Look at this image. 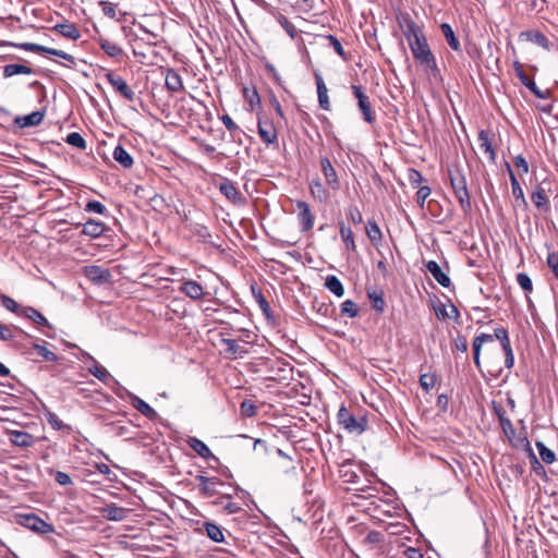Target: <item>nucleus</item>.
Listing matches in <instances>:
<instances>
[{"mask_svg": "<svg viewBox=\"0 0 558 558\" xmlns=\"http://www.w3.org/2000/svg\"><path fill=\"white\" fill-rule=\"evenodd\" d=\"M448 175L450 180L451 189L459 202V205L463 213L468 214L472 209L471 197L468 190L466 178L458 165H451L448 167Z\"/></svg>", "mask_w": 558, "mask_h": 558, "instance_id": "obj_1", "label": "nucleus"}, {"mask_svg": "<svg viewBox=\"0 0 558 558\" xmlns=\"http://www.w3.org/2000/svg\"><path fill=\"white\" fill-rule=\"evenodd\" d=\"M338 423L350 434L361 435L366 430L368 421L365 415H354L345 407H341L337 414Z\"/></svg>", "mask_w": 558, "mask_h": 558, "instance_id": "obj_2", "label": "nucleus"}, {"mask_svg": "<svg viewBox=\"0 0 558 558\" xmlns=\"http://www.w3.org/2000/svg\"><path fill=\"white\" fill-rule=\"evenodd\" d=\"M409 46L413 53V57L421 64H424L430 69L436 68L435 57L428 46V43H427V39L425 36L421 37L417 40H413L412 44H410Z\"/></svg>", "mask_w": 558, "mask_h": 558, "instance_id": "obj_3", "label": "nucleus"}, {"mask_svg": "<svg viewBox=\"0 0 558 558\" xmlns=\"http://www.w3.org/2000/svg\"><path fill=\"white\" fill-rule=\"evenodd\" d=\"M17 523L38 534H49L54 532V526L35 513H24L17 515Z\"/></svg>", "mask_w": 558, "mask_h": 558, "instance_id": "obj_4", "label": "nucleus"}, {"mask_svg": "<svg viewBox=\"0 0 558 558\" xmlns=\"http://www.w3.org/2000/svg\"><path fill=\"white\" fill-rule=\"evenodd\" d=\"M397 22L402 31V34L407 38L409 45L412 44L413 40H417L421 37L425 36L423 27L415 23L410 14L400 13L397 16Z\"/></svg>", "mask_w": 558, "mask_h": 558, "instance_id": "obj_5", "label": "nucleus"}, {"mask_svg": "<svg viewBox=\"0 0 558 558\" xmlns=\"http://www.w3.org/2000/svg\"><path fill=\"white\" fill-rule=\"evenodd\" d=\"M553 193L551 181L544 179L538 183L531 195V201L537 209L547 211L549 209L548 196Z\"/></svg>", "mask_w": 558, "mask_h": 558, "instance_id": "obj_6", "label": "nucleus"}, {"mask_svg": "<svg viewBox=\"0 0 558 558\" xmlns=\"http://www.w3.org/2000/svg\"><path fill=\"white\" fill-rule=\"evenodd\" d=\"M19 47L21 49L26 50V51L43 52V53H48V54H51V56H56V57L62 58L63 60L69 62V64H66V66L70 68V69H74V66L76 64L75 58L73 56L66 53L63 50H59V49H54V48H49V47L41 46V45H38V44H34V43H23V44H20Z\"/></svg>", "mask_w": 558, "mask_h": 558, "instance_id": "obj_7", "label": "nucleus"}, {"mask_svg": "<svg viewBox=\"0 0 558 558\" xmlns=\"http://www.w3.org/2000/svg\"><path fill=\"white\" fill-rule=\"evenodd\" d=\"M195 480L198 482L199 493L204 497H214L220 496L222 493L219 490V487L226 486V484L218 477H208L202 474L195 476Z\"/></svg>", "mask_w": 558, "mask_h": 558, "instance_id": "obj_8", "label": "nucleus"}, {"mask_svg": "<svg viewBox=\"0 0 558 558\" xmlns=\"http://www.w3.org/2000/svg\"><path fill=\"white\" fill-rule=\"evenodd\" d=\"M352 92L357 99V106L363 114L364 121L372 124L375 122V113L372 110L371 101L368 96L363 92L361 86L352 85Z\"/></svg>", "mask_w": 558, "mask_h": 558, "instance_id": "obj_9", "label": "nucleus"}, {"mask_svg": "<svg viewBox=\"0 0 558 558\" xmlns=\"http://www.w3.org/2000/svg\"><path fill=\"white\" fill-rule=\"evenodd\" d=\"M105 77L107 82L112 86V88L122 97L129 101H133L135 99L134 90L128 85L122 76L109 71L105 74Z\"/></svg>", "mask_w": 558, "mask_h": 558, "instance_id": "obj_10", "label": "nucleus"}, {"mask_svg": "<svg viewBox=\"0 0 558 558\" xmlns=\"http://www.w3.org/2000/svg\"><path fill=\"white\" fill-rule=\"evenodd\" d=\"M495 336L496 339L500 341L501 349L505 353V366L510 369L514 365V354L508 330L504 327L495 328Z\"/></svg>", "mask_w": 558, "mask_h": 558, "instance_id": "obj_11", "label": "nucleus"}, {"mask_svg": "<svg viewBox=\"0 0 558 558\" xmlns=\"http://www.w3.org/2000/svg\"><path fill=\"white\" fill-rule=\"evenodd\" d=\"M75 227H82L81 233L92 239H98L110 231V228L105 222L95 219H88L85 223H75Z\"/></svg>", "mask_w": 558, "mask_h": 558, "instance_id": "obj_12", "label": "nucleus"}, {"mask_svg": "<svg viewBox=\"0 0 558 558\" xmlns=\"http://www.w3.org/2000/svg\"><path fill=\"white\" fill-rule=\"evenodd\" d=\"M258 135L267 145L278 144V134L274 123L270 120L258 119Z\"/></svg>", "mask_w": 558, "mask_h": 558, "instance_id": "obj_13", "label": "nucleus"}, {"mask_svg": "<svg viewBox=\"0 0 558 558\" xmlns=\"http://www.w3.org/2000/svg\"><path fill=\"white\" fill-rule=\"evenodd\" d=\"M496 339L495 332L494 333H485L482 332L477 335L472 342V351H473V361L477 369H481V352L482 348L485 343L494 342Z\"/></svg>", "mask_w": 558, "mask_h": 558, "instance_id": "obj_14", "label": "nucleus"}, {"mask_svg": "<svg viewBox=\"0 0 558 558\" xmlns=\"http://www.w3.org/2000/svg\"><path fill=\"white\" fill-rule=\"evenodd\" d=\"M219 191L234 205H243L245 203V197L242 196L235 184L229 179H225L220 183Z\"/></svg>", "mask_w": 558, "mask_h": 558, "instance_id": "obj_15", "label": "nucleus"}, {"mask_svg": "<svg viewBox=\"0 0 558 558\" xmlns=\"http://www.w3.org/2000/svg\"><path fill=\"white\" fill-rule=\"evenodd\" d=\"M320 169L325 177L326 184L333 191H338L340 189V181L337 174L336 169L331 165V161L328 157L320 158Z\"/></svg>", "mask_w": 558, "mask_h": 558, "instance_id": "obj_16", "label": "nucleus"}, {"mask_svg": "<svg viewBox=\"0 0 558 558\" xmlns=\"http://www.w3.org/2000/svg\"><path fill=\"white\" fill-rule=\"evenodd\" d=\"M99 512L105 519L109 521L120 522L128 518L129 509L120 507L116 504H109L100 508Z\"/></svg>", "mask_w": 558, "mask_h": 558, "instance_id": "obj_17", "label": "nucleus"}, {"mask_svg": "<svg viewBox=\"0 0 558 558\" xmlns=\"http://www.w3.org/2000/svg\"><path fill=\"white\" fill-rule=\"evenodd\" d=\"M179 291L192 300H201L205 294L203 286L192 279L182 280Z\"/></svg>", "mask_w": 558, "mask_h": 558, "instance_id": "obj_18", "label": "nucleus"}, {"mask_svg": "<svg viewBox=\"0 0 558 558\" xmlns=\"http://www.w3.org/2000/svg\"><path fill=\"white\" fill-rule=\"evenodd\" d=\"M85 276L95 284H104L111 278V274L108 269L96 265L85 267Z\"/></svg>", "mask_w": 558, "mask_h": 558, "instance_id": "obj_19", "label": "nucleus"}, {"mask_svg": "<svg viewBox=\"0 0 558 558\" xmlns=\"http://www.w3.org/2000/svg\"><path fill=\"white\" fill-rule=\"evenodd\" d=\"M232 497L233 494L231 493H222L213 501V505L216 507H221L222 511L227 514H235L243 511V509L238 504L231 501Z\"/></svg>", "mask_w": 558, "mask_h": 558, "instance_id": "obj_20", "label": "nucleus"}, {"mask_svg": "<svg viewBox=\"0 0 558 558\" xmlns=\"http://www.w3.org/2000/svg\"><path fill=\"white\" fill-rule=\"evenodd\" d=\"M299 209L298 218L300 220L302 231L306 232L314 226V216L311 211L310 205L306 202L299 201L296 203Z\"/></svg>", "mask_w": 558, "mask_h": 558, "instance_id": "obj_21", "label": "nucleus"}, {"mask_svg": "<svg viewBox=\"0 0 558 558\" xmlns=\"http://www.w3.org/2000/svg\"><path fill=\"white\" fill-rule=\"evenodd\" d=\"M198 531L204 532L207 537L215 543L225 542L223 529L211 521L203 522L202 527H199Z\"/></svg>", "mask_w": 558, "mask_h": 558, "instance_id": "obj_22", "label": "nucleus"}, {"mask_svg": "<svg viewBox=\"0 0 558 558\" xmlns=\"http://www.w3.org/2000/svg\"><path fill=\"white\" fill-rule=\"evenodd\" d=\"M44 118H45V112L38 110V111H34L26 116H17L14 119V123L22 129L37 126L43 122Z\"/></svg>", "mask_w": 558, "mask_h": 558, "instance_id": "obj_23", "label": "nucleus"}, {"mask_svg": "<svg viewBox=\"0 0 558 558\" xmlns=\"http://www.w3.org/2000/svg\"><path fill=\"white\" fill-rule=\"evenodd\" d=\"M21 316L32 320L34 324L38 326H44L49 329H53L52 325L48 322V319L39 311L32 306H24L21 310Z\"/></svg>", "mask_w": 558, "mask_h": 558, "instance_id": "obj_24", "label": "nucleus"}, {"mask_svg": "<svg viewBox=\"0 0 558 558\" xmlns=\"http://www.w3.org/2000/svg\"><path fill=\"white\" fill-rule=\"evenodd\" d=\"M186 442L190 448H192L203 459H214L216 461L218 460V458L211 452L209 447L203 440L196 437H189Z\"/></svg>", "mask_w": 558, "mask_h": 558, "instance_id": "obj_25", "label": "nucleus"}, {"mask_svg": "<svg viewBox=\"0 0 558 558\" xmlns=\"http://www.w3.org/2000/svg\"><path fill=\"white\" fill-rule=\"evenodd\" d=\"M427 270L430 272L433 278L444 288H448L451 284V280L447 274H445L441 267L435 260H429L426 264Z\"/></svg>", "mask_w": 558, "mask_h": 558, "instance_id": "obj_26", "label": "nucleus"}, {"mask_svg": "<svg viewBox=\"0 0 558 558\" xmlns=\"http://www.w3.org/2000/svg\"><path fill=\"white\" fill-rule=\"evenodd\" d=\"M520 38L531 41L545 50H550V43L548 38L538 31H525L520 34Z\"/></svg>", "mask_w": 558, "mask_h": 558, "instance_id": "obj_27", "label": "nucleus"}, {"mask_svg": "<svg viewBox=\"0 0 558 558\" xmlns=\"http://www.w3.org/2000/svg\"><path fill=\"white\" fill-rule=\"evenodd\" d=\"M131 404L135 410H137L141 414L150 421H155L158 417V413L147 402L137 396H132Z\"/></svg>", "mask_w": 558, "mask_h": 558, "instance_id": "obj_28", "label": "nucleus"}, {"mask_svg": "<svg viewBox=\"0 0 558 558\" xmlns=\"http://www.w3.org/2000/svg\"><path fill=\"white\" fill-rule=\"evenodd\" d=\"M165 84L170 92H181L184 89L182 77L174 69H167Z\"/></svg>", "mask_w": 558, "mask_h": 558, "instance_id": "obj_29", "label": "nucleus"}, {"mask_svg": "<svg viewBox=\"0 0 558 558\" xmlns=\"http://www.w3.org/2000/svg\"><path fill=\"white\" fill-rule=\"evenodd\" d=\"M518 78L537 98L548 99L550 97V95H551L550 89H545V90L539 89L536 86L534 80L532 77H530L529 75H526L525 73H523L522 75L520 74V76Z\"/></svg>", "mask_w": 558, "mask_h": 558, "instance_id": "obj_30", "label": "nucleus"}, {"mask_svg": "<svg viewBox=\"0 0 558 558\" xmlns=\"http://www.w3.org/2000/svg\"><path fill=\"white\" fill-rule=\"evenodd\" d=\"M339 233L341 236V240L343 241L347 251L349 252H356V244L354 241V234L352 229L347 226L343 221H339Z\"/></svg>", "mask_w": 558, "mask_h": 558, "instance_id": "obj_31", "label": "nucleus"}, {"mask_svg": "<svg viewBox=\"0 0 558 558\" xmlns=\"http://www.w3.org/2000/svg\"><path fill=\"white\" fill-rule=\"evenodd\" d=\"M477 140L480 142L481 149H483V151L488 156V159L492 162H495L496 161V151L493 147V144H492V141L489 137V132L486 130H481L478 132Z\"/></svg>", "mask_w": 558, "mask_h": 558, "instance_id": "obj_32", "label": "nucleus"}, {"mask_svg": "<svg viewBox=\"0 0 558 558\" xmlns=\"http://www.w3.org/2000/svg\"><path fill=\"white\" fill-rule=\"evenodd\" d=\"M315 81L317 86V95H318V102L322 109L328 111L330 110V102L328 98V89L327 86L323 80V77L319 74H315Z\"/></svg>", "mask_w": 558, "mask_h": 558, "instance_id": "obj_33", "label": "nucleus"}, {"mask_svg": "<svg viewBox=\"0 0 558 558\" xmlns=\"http://www.w3.org/2000/svg\"><path fill=\"white\" fill-rule=\"evenodd\" d=\"M13 445L22 448H28L34 444V436L27 432L13 430L10 436Z\"/></svg>", "mask_w": 558, "mask_h": 558, "instance_id": "obj_34", "label": "nucleus"}, {"mask_svg": "<svg viewBox=\"0 0 558 558\" xmlns=\"http://www.w3.org/2000/svg\"><path fill=\"white\" fill-rule=\"evenodd\" d=\"M526 451L529 453L530 463H531V470L539 477L544 478L545 481H548L547 472L544 468V465L538 461L537 457L533 452V449L531 448L530 442L526 440Z\"/></svg>", "mask_w": 558, "mask_h": 558, "instance_id": "obj_35", "label": "nucleus"}, {"mask_svg": "<svg viewBox=\"0 0 558 558\" xmlns=\"http://www.w3.org/2000/svg\"><path fill=\"white\" fill-rule=\"evenodd\" d=\"M310 192L312 196L320 203H326L329 199V192L325 189L319 179L313 180L310 183Z\"/></svg>", "mask_w": 558, "mask_h": 558, "instance_id": "obj_36", "label": "nucleus"}, {"mask_svg": "<svg viewBox=\"0 0 558 558\" xmlns=\"http://www.w3.org/2000/svg\"><path fill=\"white\" fill-rule=\"evenodd\" d=\"M54 31H57L59 34H61L63 37L76 40L81 37V33L77 29V27L72 23H63V24H57L53 27Z\"/></svg>", "mask_w": 558, "mask_h": 558, "instance_id": "obj_37", "label": "nucleus"}, {"mask_svg": "<svg viewBox=\"0 0 558 558\" xmlns=\"http://www.w3.org/2000/svg\"><path fill=\"white\" fill-rule=\"evenodd\" d=\"M34 70L25 64L10 63L3 66V76L11 77L17 74L29 75L33 74Z\"/></svg>", "mask_w": 558, "mask_h": 558, "instance_id": "obj_38", "label": "nucleus"}, {"mask_svg": "<svg viewBox=\"0 0 558 558\" xmlns=\"http://www.w3.org/2000/svg\"><path fill=\"white\" fill-rule=\"evenodd\" d=\"M112 157L118 163H120L124 168H131L133 166L134 161L132 156L121 145H118L114 148Z\"/></svg>", "mask_w": 558, "mask_h": 558, "instance_id": "obj_39", "label": "nucleus"}, {"mask_svg": "<svg viewBox=\"0 0 558 558\" xmlns=\"http://www.w3.org/2000/svg\"><path fill=\"white\" fill-rule=\"evenodd\" d=\"M101 49L111 58H120L123 56V49L117 45L116 43L106 39L99 38L98 40Z\"/></svg>", "mask_w": 558, "mask_h": 558, "instance_id": "obj_40", "label": "nucleus"}, {"mask_svg": "<svg viewBox=\"0 0 558 558\" xmlns=\"http://www.w3.org/2000/svg\"><path fill=\"white\" fill-rule=\"evenodd\" d=\"M440 28H441V33H442L444 37L446 38L450 48L454 51H460L461 46H460L458 38L454 35L452 27L448 23H442L440 25Z\"/></svg>", "mask_w": 558, "mask_h": 558, "instance_id": "obj_41", "label": "nucleus"}, {"mask_svg": "<svg viewBox=\"0 0 558 558\" xmlns=\"http://www.w3.org/2000/svg\"><path fill=\"white\" fill-rule=\"evenodd\" d=\"M384 542V534L379 531H371L363 539L362 545L367 549H375Z\"/></svg>", "mask_w": 558, "mask_h": 558, "instance_id": "obj_42", "label": "nucleus"}, {"mask_svg": "<svg viewBox=\"0 0 558 558\" xmlns=\"http://www.w3.org/2000/svg\"><path fill=\"white\" fill-rule=\"evenodd\" d=\"M44 415L46 417V421L48 422V424L56 430H62V429H66V430H70L71 427L66 424H64L59 417L58 415L52 412L51 410H49L47 407L44 408Z\"/></svg>", "mask_w": 558, "mask_h": 558, "instance_id": "obj_43", "label": "nucleus"}, {"mask_svg": "<svg viewBox=\"0 0 558 558\" xmlns=\"http://www.w3.org/2000/svg\"><path fill=\"white\" fill-rule=\"evenodd\" d=\"M325 287L338 298L343 296L344 288L340 279L335 275L327 276Z\"/></svg>", "mask_w": 558, "mask_h": 558, "instance_id": "obj_44", "label": "nucleus"}, {"mask_svg": "<svg viewBox=\"0 0 558 558\" xmlns=\"http://www.w3.org/2000/svg\"><path fill=\"white\" fill-rule=\"evenodd\" d=\"M366 235L374 245H378L381 242L383 233L376 221H367Z\"/></svg>", "mask_w": 558, "mask_h": 558, "instance_id": "obj_45", "label": "nucleus"}, {"mask_svg": "<svg viewBox=\"0 0 558 558\" xmlns=\"http://www.w3.org/2000/svg\"><path fill=\"white\" fill-rule=\"evenodd\" d=\"M32 349L47 362H57L59 360L58 355L47 348V342L45 341L43 344L34 343Z\"/></svg>", "mask_w": 558, "mask_h": 558, "instance_id": "obj_46", "label": "nucleus"}, {"mask_svg": "<svg viewBox=\"0 0 558 558\" xmlns=\"http://www.w3.org/2000/svg\"><path fill=\"white\" fill-rule=\"evenodd\" d=\"M507 168H508V171H509V178H510V182H511V189H512V195L517 198V199H521L523 203H525V197H524V193H523V190L515 177V174L513 173L511 167L509 163H507Z\"/></svg>", "mask_w": 558, "mask_h": 558, "instance_id": "obj_47", "label": "nucleus"}, {"mask_svg": "<svg viewBox=\"0 0 558 558\" xmlns=\"http://www.w3.org/2000/svg\"><path fill=\"white\" fill-rule=\"evenodd\" d=\"M367 295L372 302L373 308L378 313H383L386 307V302L384 300L383 292L381 291H368Z\"/></svg>", "mask_w": 558, "mask_h": 558, "instance_id": "obj_48", "label": "nucleus"}, {"mask_svg": "<svg viewBox=\"0 0 558 558\" xmlns=\"http://www.w3.org/2000/svg\"><path fill=\"white\" fill-rule=\"evenodd\" d=\"M85 355L94 362V365L88 368L89 373L93 374L97 379L104 383L107 381L110 376L108 371L105 367L100 366L92 355H89L88 353H85Z\"/></svg>", "mask_w": 558, "mask_h": 558, "instance_id": "obj_49", "label": "nucleus"}, {"mask_svg": "<svg viewBox=\"0 0 558 558\" xmlns=\"http://www.w3.org/2000/svg\"><path fill=\"white\" fill-rule=\"evenodd\" d=\"M252 293L254 295V299L256 300L259 308L262 312L267 316L270 317V305L266 298L264 296L263 292L259 289H255L252 287Z\"/></svg>", "mask_w": 558, "mask_h": 558, "instance_id": "obj_50", "label": "nucleus"}, {"mask_svg": "<svg viewBox=\"0 0 558 558\" xmlns=\"http://www.w3.org/2000/svg\"><path fill=\"white\" fill-rule=\"evenodd\" d=\"M536 447L538 449V453L541 456V459L547 463L550 464L555 461L556 454L555 452L545 446L543 441H536Z\"/></svg>", "mask_w": 558, "mask_h": 558, "instance_id": "obj_51", "label": "nucleus"}, {"mask_svg": "<svg viewBox=\"0 0 558 558\" xmlns=\"http://www.w3.org/2000/svg\"><path fill=\"white\" fill-rule=\"evenodd\" d=\"M277 22L281 25V27L287 32V34L293 39L298 35V31L293 23H291L288 17H286L283 14L278 13L276 15Z\"/></svg>", "mask_w": 558, "mask_h": 558, "instance_id": "obj_52", "label": "nucleus"}, {"mask_svg": "<svg viewBox=\"0 0 558 558\" xmlns=\"http://www.w3.org/2000/svg\"><path fill=\"white\" fill-rule=\"evenodd\" d=\"M341 315L354 318L359 315V306L352 300H347L341 304Z\"/></svg>", "mask_w": 558, "mask_h": 558, "instance_id": "obj_53", "label": "nucleus"}, {"mask_svg": "<svg viewBox=\"0 0 558 558\" xmlns=\"http://www.w3.org/2000/svg\"><path fill=\"white\" fill-rule=\"evenodd\" d=\"M0 302H1V305L4 308H7L8 311L15 313L17 315H21V310L23 307H21L20 304L11 296H8L5 294H0Z\"/></svg>", "mask_w": 558, "mask_h": 558, "instance_id": "obj_54", "label": "nucleus"}, {"mask_svg": "<svg viewBox=\"0 0 558 558\" xmlns=\"http://www.w3.org/2000/svg\"><path fill=\"white\" fill-rule=\"evenodd\" d=\"M65 142L69 145L80 148L82 150L86 149V146H87L84 137L77 132L69 133L65 137Z\"/></svg>", "mask_w": 558, "mask_h": 558, "instance_id": "obj_55", "label": "nucleus"}, {"mask_svg": "<svg viewBox=\"0 0 558 558\" xmlns=\"http://www.w3.org/2000/svg\"><path fill=\"white\" fill-rule=\"evenodd\" d=\"M84 210L86 213H96V214H99V215H107L108 214V209L106 208V206L104 204H101L100 202H98V201H89V202H87L85 207H84Z\"/></svg>", "mask_w": 558, "mask_h": 558, "instance_id": "obj_56", "label": "nucleus"}, {"mask_svg": "<svg viewBox=\"0 0 558 558\" xmlns=\"http://www.w3.org/2000/svg\"><path fill=\"white\" fill-rule=\"evenodd\" d=\"M241 414L245 417H253L256 415L257 407L253 401L245 399L240 405Z\"/></svg>", "mask_w": 558, "mask_h": 558, "instance_id": "obj_57", "label": "nucleus"}, {"mask_svg": "<svg viewBox=\"0 0 558 558\" xmlns=\"http://www.w3.org/2000/svg\"><path fill=\"white\" fill-rule=\"evenodd\" d=\"M517 282L526 293H531L533 291V283L527 274L519 272L517 275Z\"/></svg>", "mask_w": 558, "mask_h": 558, "instance_id": "obj_58", "label": "nucleus"}, {"mask_svg": "<svg viewBox=\"0 0 558 558\" xmlns=\"http://www.w3.org/2000/svg\"><path fill=\"white\" fill-rule=\"evenodd\" d=\"M49 473L53 475L54 481L61 486H70L73 484L71 476L65 472L50 470Z\"/></svg>", "mask_w": 558, "mask_h": 558, "instance_id": "obj_59", "label": "nucleus"}, {"mask_svg": "<svg viewBox=\"0 0 558 558\" xmlns=\"http://www.w3.org/2000/svg\"><path fill=\"white\" fill-rule=\"evenodd\" d=\"M14 330H21L19 327L10 326L0 323V340L1 341H9L12 340L14 337Z\"/></svg>", "mask_w": 558, "mask_h": 558, "instance_id": "obj_60", "label": "nucleus"}, {"mask_svg": "<svg viewBox=\"0 0 558 558\" xmlns=\"http://www.w3.org/2000/svg\"><path fill=\"white\" fill-rule=\"evenodd\" d=\"M347 217L354 225H361L363 222L362 214L356 205H350L347 208Z\"/></svg>", "mask_w": 558, "mask_h": 558, "instance_id": "obj_61", "label": "nucleus"}, {"mask_svg": "<svg viewBox=\"0 0 558 558\" xmlns=\"http://www.w3.org/2000/svg\"><path fill=\"white\" fill-rule=\"evenodd\" d=\"M99 5L101 8L104 15L112 20L117 19L116 4L109 1L101 0L99 1Z\"/></svg>", "mask_w": 558, "mask_h": 558, "instance_id": "obj_62", "label": "nucleus"}, {"mask_svg": "<svg viewBox=\"0 0 558 558\" xmlns=\"http://www.w3.org/2000/svg\"><path fill=\"white\" fill-rule=\"evenodd\" d=\"M436 384V376L434 374H423L420 377V385L425 390H430Z\"/></svg>", "mask_w": 558, "mask_h": 558, "instance_id": "obj_63", "label": "nucleus"}, {"mask_svg": "<svg viewBox=\"0 0 558 558\" xmlns=\"http://www.w3.org/2000/svg\"><path fill=\"white\" fill-rule=\"evenodd\" d=\"M547 266L551 269L555 277L558 279V253L553 252L548 254Z\"/></svg>", "mask_w": 558, "mask_h": 558, "instance_id": "obj_64", "label": "nucleus"}]
</instances>
